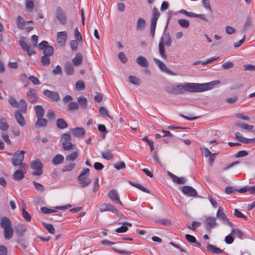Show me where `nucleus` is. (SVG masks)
Here are the masks:
<instances>
[{
  "label": "nucleus",
  "instance_id": "1",
  "mask_svg": "<svg viewBox=\"0 0 255 255\" xmlns=\"http://www.w3.org/2000/svg\"><path fill=\"white\" fill-rule=\"evenodd\" d=\"M219 83L218 80L203 84L186 82L178 84L175 87L168 88L167 91L175 95L183 94L185 91L190 93L202 92L212 89L215 85Z\"/></svg>",
  "mask_w": 255,
  "mask_h": 255
},
{
  "label": "nucleus",
  "instance_id": "2",
  "mask_svg": "<svg viewBox=\"0 0 255 255\" xmlns=\"http://www.w3.org/2000/svg\"><path fill=\"white\" fill-rule=\"evenodd\" d=\"M90 170L88 168H85L82 171L81 173L78 177L79 183L81 187L84 188L88 186L91 182V180L89 178Z\"/></svg>",
  "mask_w": 255,
  "mask_h": 255
},
{
  "label": "nucleus",
  "instance_id": "3",
  "mask_svg": "<svg viewBox=\"0 0 255 255\" xmlns=\"http://www.w3.org/2000/svg\"><path fill=\"white\" fill-rule=\"evenodd\" d=\"M25 152L23 150L16 151L12 158V163L15 166H27L25 163H23Z\"/></svg>",
  "mask_w": 255,
  "mask_h": 255
},
{
  "label": "nucleus",
  "instance_id": "4",
  "mask_svg": "<svg viewBox=\"0 0 255 255\" xmlns=\"http://www.w3.org/2000/svg\"><path fill=\"white\" fill-rule=\"evenodd\" d=\"M159 15L160 13L158 9L155 7H153L152 12V18L150 24V34L152 37H154L155 35L156 23Z\"/></svg>",
  "mask_w": 255,
  "mask_h": 255
},
{
  "label": "nucleus",
  "instance_id": "5",
  "mask_svg": "<svg viewBox=\"0 0 255 255\" xmlns=\"http://www.w3.org/2000/svg\"><path fill=\"white\" fill-rule=\"evenodd\" d=\"M71 141V136L69 133H65L62 135L60 142L62 143V147L64 150L67 151L72 148L73 144Z\"/></svg>",
  "mask_w": 255,
  "mask_h": 255
},
{
  "label": "nucleus",
  "instance_id": "6",
  "mask_svg": "<svg viewBox=\"0 0 255 255\" xmlns=\"http://www.w3.org/2000/svg\"><path fill=\"white\" fill-rule=\"evenodd\" d=\"M153 61L157 65L158 68L160 69L161 71L164 72L166 73H167L171 75L176 76L177 75V73L172 71L171 70L168 69L165 63H164L162 61L156 58H153Z\"/></svg>",
  "mask_w": 255,
  "mask_h": 255
},
{
  "label": "nucleus",
  "instance_id": "7",
  "mask_svg": "<svg viewBox=\"0 0 255 255\" xmlns=\"http://www.w3.org/2000/svg\"><path fill=\"white\" fill-rule=\"evenodd\" d=\"M19 43L22 49L25 51L29 56L35 54V51L31 48L30 45H28L25 41V38L22 36L20 38Z\"/></svg>",
  "mask_w": 255,
  "mask_h": 255
},
{
  "label": "nucleus",
  "instance_id": "8",
  "mask_svg": "<svg viewBox=\"0 0 255 255\" xmlns=\"http://www.w3.org/2000/svg\"><path fill=\"white\" fill-rule=\"evenodd\" d=\"M31 167L34 170L33 174L39 176L43 173V165L40 160H35L31 164Z\"/></svg>",
  "mask_w": 255,
  "mask_h": 255
},
{
  "label": "nucleus",
  "instance_id": "9",
  "mask_svg": "<svg viewBox=\"0 0 255 255\" xmlns=\"http://www.w3.org/2000/svg\"><path fill=\"white\" fill-rule=\"evenodd\" d=\"M55 16L61 24L64 25L66 23L67 16L65 11L60 7H58L56 8Z\"/></svg>",
  "mask_w": 255,
  "mask_h": 255
},
{
  "label": "nucleus",
  "instance_id": "10",
  "mask_svg": "<svg viewBox=\"0 0 255 255\" xmlns=\"http://www.w3.org/2000/svg\"><path fill=\"white\" fill-rule=\"evenodd\" d=\"M27 167V166H23V165L19 167V169L16 170L13 174L14 179L17 181L23 179L26 172Z\"/></svg>",
  "mask_w": 255,
  "mask_h": 255
},
{
  "label": "nucleus",
  "instance_id": "11",
  "mask_svg": "<svg viewBox=\"0 0 255 255\" xmlns=\"http://www.w3.org/2000/svg\"><path fill=\"white\" fill-rule=\"evenodd\" d=\"M108 196L109 198L114 202L119 204L121 206H123L122 202L120 201V196L117 190H111L109 192Z\"/></svg>",
  "mask_w": 255,
  "mask_h": 255
},
{
  "label": "nucleus",
  "instance_id": "12",
  "mask_svg": "<svg viewBox=\"0 0 255 255\" xmlns=\"http://www.w3.org/2000/svg\"><path fill=\"white\" fill-rule=\"evenodd\" d=\"M205 226L207 230H210L217 227V223L216 218L211 216L208 217L205 221Z\"/></svg>",
  "mask_w": 255,
  "mask_h": 255
},
{
  "label": "nucleus",
  "instance_id": "13",
  "mask_svg": "<svg viewBox=\"0 0 255 255\" xmlns=\"http://www.w3.org/2000/svg\"><path fill=\"white\" fill-rule=\"evenodd\" d=\"M43 95L50 99L54 102H58L60 100L59 94L56 92H52L48 90H45L43 92Z\"/></svg>",
  "mask_w": 255,
  "mask_h": 255
},
{
  "label": "nucleus",
  "instance_id": "14",
  "mask_svg": "<svg viewBox=\"0 0 255 255\" xmlns=\"http://www.w3.org/2000/svg\"><path fill=\"white\" fill-rule=\"evenodd\" d=\"M99 210L101 212L110 211L114 214H117L118 212L117 209L113 205L109 203H104L102 204Z\"/></svg>",
  "mask_w": 255,
  "mask_h": 255
},
{
  "label": "nucleus",
  "instance_id": "15",
  "mask_svg": "<svg viewBox=\"0 0 255 255\" xmlns=\"http://www.w3.org/2000/svg\"><path fill=\"white\" fill-rule=\"evenodd\" d=\"M67 39V34L65 31L58 32L57 33V40L59 45L61 46H63Z\"/></svg>",
  "mask_w": 255,
  "mask_h": 255
},
{
  "label": "nucleus",
  "instance_id": "16",
  "mask_svg": "<svg viewBox=\"0 0 255 255\" xmlns=\"http://www.w3.org/2000/svg\"><path fill=\"white\" fill-rule=\"evenodd\" d=\"M182 191L184 194L188 196L196 197L197 196L196 190L191 186H184L182 187Z\"/></svg>",
  "mask_w": 255,
  "mask_h": 255
},
{
  "label": "nucleus",
  "instance_id": "17",
  "mask_svg": "<svg viewBox=\"0 0 255 255\" xmlns=\"http://www.w3.org/2000/svg\"><path fill=\"white\" fill-rule=\"evenodd\" d=\"M26 97L28 101L31 103L36 102L38 99L36 91L34 89H30L28 91L26 94Z\"/></svg>",
  "mask_w": 255,
  "mask_h": 255
},
{
  "label": "nucleus",
  "instance_id": "18",
  "mask_svg": "<svg viewBox=\"0 0 255 255\" xmlns=\"http://www.w3.org/2000/svg\"><path fill=\"white\" fill-rule=\"evenodd\" d=\"M14 118L16 122L18 124L22 127H24L26 125V120L24 119L23 116L22 115L20 111L16 110L14 112Z\"/></svg>",
  "mask_w": 255,
  "mask_h": 255
},
{
  "label": "nucleus",
  "instance_id": "19",
  "mask_svg": "<svg viewBox=\"0 0 255 255\" xmlns=\"http://www.w3.org/2000/svg\"><path fill=\"white\" fill-rule=\"evenodd\" d=\"M235 136H236V139L238 140H239L244 143H250L254 142L255 141V138L252 139V138H246V137H244L243 136V135L239 132H237L235 133Z\"/></svg>",
  "mask_w": 255,
  "mask_h": 255
},
{
  "label": "nucleus",
  "instance_id": "20",
  "mask_svg": "<svg viewBox=\"0 0 255 255\" xmlns=\"http://www.w3.org/2000/svg\"><path fill=\"white\" fill-rule=\"evenodd\" d=\"M167 174L171 177L173 182L176 184H184L186 183V179L183 177H179L169 171H168Z\"/></svg>",
  "mask_w": 255,
  "mask_h": 255
},
{
  "label": "nucleus",
  "instance_id": "21",
  "mask_svg": "<svg viewBox=\"0 0 255 255\" xmlns=\"http://www.w3.org/2000/svg\"><path fill=\"white\" fill-rule=\"evenodd\" d=\"M0 225L3 230L12 227L10 220L6 217H3L1 219Z\"/></svg>",
  "mask_w": 255,
  "mask_h": 255
},
{
  "label": "nucleus",
  "instance_id": "22",
  "mask_svg": "<svg viewBox=\"0 0 255 255\" xmlns=\"http://www.w3.org/2000/svg\"><path fill=\"white\" fill-rule=\"evenodd\" d=\"M136 62L138 65L143 68H147L148 67V62L147 59L142 56H139L136 59Z\"/></svg>",
  "mask_w": 255,
  "mask_h": 255
},
{
  "label": "nucleus",
  "instance_id": "23",
  "mask_svg": "<svg viewBox=\"0 0 255 255\" xmlns=\"http://www.w3.org/2000/svg\"><path fill=\"white\" fill-rule=\"evenodd\" d=\"M164 46L165 45L162 43V38H160L158 45L159 53L162 58L166 60L167 59V55L166 54Z\"/></svg>",
  "mask_w": 255,
  "mask_h": 255
},
{
  "label": "nucleus",
  "instance_id": "24",
  "mask_svg": "<svg viewBox=\"0 0 255 255\" xmlns=\"http://www.w3.org/2000/svg\"><path fill=\"white\" fill-rule=\"evenodd\" d=\"M15 230L18 236L21 237L26 231V226L21 224H18L15 227Z\"/></svg>",
  "mask_w": 255,
  "mask_h": 255
},
{
  "label": "nucleus",
  "instance_id": "25",
  "mask_svg": "<svg viewBox=\"0 0 255 255\" xmlns=\"http://www.w3.org/2000/svg\"><path fill=\"white\" fill-rule=\"evenodd\" d=\"M73 134L76 137H83L85 134V130L82 128H77L71 129Z\"/></svg>",
  "mask_w": 255,
  "mask_h": 255
},
{
  "label": "nucleus",
  "instance_id": "26",
  "mask_svg": "<svg viewBox=\"0 0 255 255\" xmlns=\"http://www.w3.org/2000/svg\"><path fill=\"white\" fill-rule=\"evenodd\" d=\"M146 26V22L144 18L139 17L136 24V29L137 30L142 31Z\"/></svg>",
  "mask_w": 255,
  "mask_h": 255
},
{
  "label": "nucleus",
  "instance_id": "27",
  "mask_svg": "<svg viewBox=\"0 0 255 255\" xmlns=\"http://www.w3.org/2000/svg\"><path fill=\"white\" fill-rule=\"evenodd\" d=\"M17 108L19 109L18 111H20V113H26L27 112V105L25 101L23 99H21L19 102L18 103Z\"/></svg>",
  "mask_w": 255,
  "mask_h": 255
},
{
  "label": "nucleus",
  "instance_id": "28",
  "mask_svg": "<svg viewBox=\"0 0 255 255\" xmlns=\"http://www.w3.org/2000/svg\"><path fill=\"white\" fill-rule=\"evenodd\" d=\"M64 160V156L61 154H58L53 158L52 162L54 165H58L62 163Z\"/></svg>",
  "mask_w": 255,
  "mask_h": 255
},
{
  "label": "nucleus",
  "instance_id": "29",
  "mask_svg": "<svg viewBox=\"0 0 255 255\" xmlns=\"http://www.w3.org/2000/svg\"><path fill=\"white\" fill-rule=\"evenodd\" d=\"M217 217L221 220L223 222L225 221H227L228 218L223 211V209L221 206L219 207L217 212L216 214Z\"/></svg>",
  "mask_w": 255,
  "mask_h": 255
},
{
  "label": "nucleus",
  "instance_id": "30",
  "mask_svg": "<svg viewBox=\"0 0 255 255\" xmlns=\"http://www.w3.org/2000/svg\"><path fill=\"white\" fill-rule=\"evenodd\" d=\"M77 101L79 103L78 105L82 108L83 109H86L87 108V99L82 96L80 97H79L77 98Z\"/></svg>",
  "mask_w": 255,
  "mask_h": 255
},
{
  "label": "nucleus",
  "instance_id": "31",
  "mask_svg": "<svg viewBox=\"0 0 255 255\" xmlns=\"http://www.w3.org/2000/svg\"><path fill=\"white\" fill-rule=\"evenodd\" d=\"M34 110L35 111L36 118H41L43 117L45 113V111L41 106L37 105L35 106Z\"/></svg>",
  "mask_w": 255,
  "mask_h": 255
},
{
  "label": "nucleus",
  "instance_id": "32",
  "mask_svg": "<svg viewBox=\"0 0 255 255\" xmlns=\"http://www.w3.org/2000/svg\"><path fill=\"white\" fill-rule=\"evenodd\" d=\"M207 250L212 253L219 254L223 252V251L216 246L209 244L207 246Z\"/></svg>",
  "mask_w": 255,
  "mask_h": 255
},
{
  "label": "nucleus",
  "instance_id": "33",
  "mask_svg": "<svg viewBox=\"0 0 255 255\" xmlns=\"http://www.w3.org/2000/svg\"><path fill=\"white\" fill-rule=\"evenodd\" d=\"M131 226L132 224L128 222H124L123 223L122 226L116 230V232L117 233H125L127 231L128 229V227H131Z\"/></svg>",
  "mask_w": 255,
  "mask_h": 255
},
{
  "label": "nucleus",
  "instance_id": "34",
  "mask_svg": "<svg viewBox=\"0 0 255 255\" xmlns=\"http://www.w3.org/2000/svg\"><path fill=\"white\" fill-rule=\"evenodd\" d=\"M79 156V152L78 150H75L68 154L66 157V160L68 161H73L76 160Z\"/></svg>",
  "mask_w": 255,
  "mask_h": 255
},
{
  "label": "nucleus",
  "instance_id": "35",
  "mask_svg": "<svg viewBox=\"0 0 255 255\" xmlns=\"http://www.w3.org/2000/svg\"><path fill=\"white\" fill-rule=\"evenodd\" d=\"M13 235V229L12 227L8 229L3 230V236L6 240L10 239Z\"/></svg>",
  "mask_w": 255,
  "mask_h": 255
},
{
  "label": "nucleus",
  "instance_id": "36",
  "mask_svg": "<svg viewBox=\"0 0 255 255\" xmlns=\"http://www.w3.org/2000/svg\"><path fill=\"white\" fill-rule=\"evenodd\" d=\"M83 60V56L81 53H78L75 57L72 59L74 65L78 66L81 65Z\"/></svg>",
  "mask_w": 255,
  "mask_h": 255
},
{
  "label": "nucleus",
  "instance_id": "37",
  "mask_svg": "<svg viewBox=\"0 0 255 255\" xmlns=\"http://www.w3.org/2000/svg\"><path fill=\"white\" fill-rule=\"evenodd\" d=\"M23 202V201H22ZM22 215L23 218L27 222H30L31 219V217L30 215L26 211L25 208L26 205L24 203H22Z\"/></svg>",
  "mask_w": 255,
  "mask_h": 255
},
{
  "label": "nucleus",
  "instance_id": "38",
  "mask_svg": "<svg viewBox=\"0 0 255 255\" xmlns=\"http://www.w3.org/2000/svg\"><path fill=\"white\" fill-rule=\"evenodd\" d=\"M37 122L35 124V126L37 127H46L47 124V120L43 118H37Z\"/></svg>",
  "mask_w": 255,
  "mask_h": 255
},
{
  "label": "nucleus",
  "instance_id": "39",
  "mask_svg": "<svg viewBox=\"0 0 255 255\" xmlns=\"http://www.w3.org/2000/svg\"><path fill=\"white\" fill-rule=\"evenodd\" d=\"M57 127L60 129H63L68 127V125L66 121L63 119H58L56 122Z\"/></svg>",
  "mask_w": 255,
  "mask_h": 255
},
{
  "label": "nucleus",
  "instance_id": "40",
  "mask_svg": "<svg viewBox=\"0 0 255 255\" xmlns=\"http://www.w3.org/2000/svg\"><path fill=\"white\" fill-rule=\"evenodd\" d=\"M9 128V125L5 118H0V129L6 131Z\"/></svg>",
  "mask_w": 255,
  "mask_h": 255
},
{
  "label": "nucleus",
  "instance_id": "41",
  "mask_svg": "<svg viewBox=\"0 0 255 255\" xmlns=\"http://www.w3.org/2000/svg\"><path fill=\"white\" fill-rule=\"evenodd\" d=\"M65 70L67 74L71 75L74 72V67L72 64L66 63L65 65Z\"/></svg>",
  "mask_w": 255,
  "mask_h": 255
},
{
  "label": "nucleus",
  "instance_id": "42",
  "mask_svg": "<svg viewBox=\"0 0 255 255\" xmlns=\"http://www.w3.org/2000/svg\"><path fill=\"white\" fill-rule=\"evenodd\" d=\"M236 126L239 128H243V129H246V130H248L253 129L254 127V126L251 125H249L247 124H241V123H238V124H236Z\"/></svg>",
  "mask_w": 255,
  "mask_h": 255
},
{
  "label": "nucleus",
  "instance_id": "43",
  "mask_svg": "<svg viewBox=\"0 0 255 255\" xmlns=\"http://www.w3.org/2000/svg\"><path fill=\"white\" fill-rule=\"evenodd\" d=\"M75 167V163L74 162H70L69 164L65 165L62 169V171L65 172L66 171H72Z\"/></svg>",
  "mask_w": 255,
  "mask_h": 255
},
{
  "label": "nucleus",
  "instance_id": "44",
  "mask_svg": "<svg viewBox=\"0 0 255 255\" xmlns=\"http://www.w3.org/2000/svg\"><path fill=\"white\" fill-rule=\"evenodd\" d=\"M128 80L130 83L136 85H139L141 83L140 79L134 76H129L128 77Z\"/></svg>",
  "mask_w": 255,
  "mask_h": 255
},
{
  "label": "nucleus",
  "instance_id": "45",
  "mask_svg": "<svg viewBox=\"0 0 255 255\" xmlns=\"http://www.w3.org/2000/svg\"><path fill=\"white\" fill-rule=\"evenodd\" d=\"M161 38H162V43L164 45L170 46L171 45L172 39L169 34L165 36L164 40L163 37H161Z\"/></svg>",
  "mask_w": 255,
  "mask_h": 255
},
{
  "label": "nucleus",
  "instance_id": "46",
  "mask_svg": "<svg viewBox=\"0 0 255 255\" xmlns=\"http://www.w3.org/2000/svg\"><path fill=\"white\" fill-rule=\"evenodd\" d=\"M178 23L183 28H186L189 26V21L186 19H180L178 20Z\"/></svg>",
  "mask_w": 255,
  "mask_h": 255
},
{
  "label": "nucleus",
  "instance_id": "47",
  "mask_svg": "<svg viewBox=\"0 0 255 255\" xmlns=\"http://www.w3.org/2000/svg\"><path fill=\"white\" fill-rule=\"evenodd\" d=\"M231 234H232L235 237H238L240 239H242L244 235L242 232L237 228L233 229L231 231Z\"/></svg>",
  "mask_w": 255,
  "mask_h": 255
},
{
  "label": "nucleus",
  "instance_id": "48",
  "mask_svg": "<svg viewBox=\"0 0 255 255\" xmlns=\"http://www.w3.org/2000/svg\"><path fill=\"white\" fill-rule=\"evenodd\" d=\"M17 26L20 29H22L24 27L25 22L23 18L20 16H18L17 17L16 19Z\"/></svg>",
  "mask_w": 255,
  "mask_h": 255
},
{
  "label": "nucleus",
  "instance_id": "49",
  "mask_svg": "<svg viewBox=\"0 0 255 255\" xmlns=\"http://www.w3.org/2000/svg\"><path fill=\"white\" fill-rule=\"evenodd\" d=\"M57 209H52L45 207H41L40 208L41 212L44 214H50L52 213L56 212H57Z\"/></svg>",
  "mask_w": 255,
  "mask_h": 255
},
{
  "label": "nucleus",
  "instance_id": "50",
  "mask_svg": "<svg viewBox=\"0 0 255 255\" xmlns=\"http://www.w3.org/2000/svg\"><path fill=\"white\" fill-rule=\"evenodd\" d=\"M102 156L105 159L111 160L113 158V155L111 151H107L102 152Z\"/></svg>",
  "mask_w": 255,
  "mask_h": 255
},
{
  "label": "nucleus",
  "instance_id": "51",
  "mask_svg": "<svg viewBox=\"0 0 255 255\" xmlns=\"http://www.w3.org/2000/svg\"><path fill=\"white\" fill-rule=\"evenodd\" d=\"M44 55L48 56H52L53 54V48L51 45H48L47 47L43 50Z\"/></svg>",
  "mask_w": 255,
  "mask_h": 255
},
{
  "label": "nucleus",
  "instance_id": "52",
  "mask_svg": "<svg viewBox=\"0 0 255 255\" xmlns=\"http://www.w3.org/2000/svg\"><path fill=\"white\" fill-rule=\"evenodd\" d=\"M50 56L44 55L41 59V62L42 64L45 66H48L50 63V59L49 58Z\"/></svg>",
  "mask_w": 255,
  "mask_h": 255
},
{
  "label": "nucleus",
  "instance_id": "53",
  "mask_svg": "<svg viewBox=\"0 0 255 255\" xmlns=\"http://www.w3.org/2000/svg\"><path fill=\"white\" fill-rule=\"evenodd\" d=\"M79 105L75 102H71L68 106V110L69 111L77 110L79 108Z\"/></svg>",
  "mask_w": 255,
  "mask_h": 255
},
{
  "label": "nucleus",
  "instance_id": "54",
  "mask_svg": "<svg viewBox=\"0 0 255 255\" xmlns=\"http://www.w3.org/2000/svg\"><path fill=\"white\" fill-rule=\"evenodd\" d=\"M9 104L13 108H18V102L13 97H10L8 99Z\"/></svg>",
  "mask_w": 255,
  "mask_h": 255
},
{
  "label": "nucleus",
  "instance_id": "55",
  "mask_svg": "<svg viewBox=\"0 0 255 255\" xmlns=\"http://www.w3.org/2000/svg\"><path fill=\"white\" fill-rule=\"evenodd\" d=\"M44 226L48 232L51 234H54L55 232V230L52 225L50 224H44Z\"/></svg>",
  "mask_w": 255,
  "mask_h": 255
},
{
  "label": "nucleus",
  "instance_id": "56",
  "mask_svg": "<svg viewBox=\"0 0 255 255\" xmlns=\"http://www.w3.org/2000/svg\"><path fill=\"white\" fill-rule=\"evenodd\" d=\"M187 16L190 17H197L202 19H205L204 15L203 14H198L192 12L188 11Z\"/></svg>",
  "mask_w": 255,
  "mask_h": 255
},
{
  "label": "nucleus",
  "instance_id": "57",
  "mask_svg": "<svg viewBox=\"0 0 255 255\" xmlns=\"http://www.w3.org/2000/svg\"><path fill=\"white\" fill-rule=\"evenodd\" d=\"M78 40H72L70 42V46L73 51H76L78 49Z\"/></svg>",
  "mask_w": 255,
  "mask_h": 255
},
{
  "label": "nucleus",
  "instance_id": "58",
  "mask_svg": "<svg viewBox=\"0 0 255 255\" xmlns=\"http://www.w3.org/2000/svg\"><path fill=\"white\" fill-rule=\"evenodd\" d=\"M99 112L101 115L103 116H108L111 119H112V117L109 115L107 109L104 107H101L99 109Z\"/></svg>",
  "mask_w": 255,
  "mask_h": 255
},
{
  "label": "nucleus",
  "instance_id": "59",
  "mask_svg": "<svg viewBox=\"0 0 255 255\" xmlns=\"http://www.w3.org/2000/svg\"><path fill=\"white\" fill-rule=\"evenodd\" d=\"M34 7V2L32 0H27L26 1V7L31 11Z\"/></svg>",
  "mask_w": 255,
  "mask_h": 255
},
{
  "label": "nucleus",
  "instance_id": "60",
  "mask_svg": "<svg viewBox=\"0 0 255 255\" xmlns=\"http://www.w3.org/2000/svg\"><path fill=\"white\" fill-rule=\"evenodd\" d=\"M252 19L250 17H247L246 19L245 23L244 25V30L248 29L252 25Z\"/></svg>",
  "mask_w": 255,
  "mask_h": 255
},
{
  "label": "nucleus",
  "instance_id": "61",
  "mask_svg": "<svg viewBox=\"0 0 255 255\" xmlns=\"http://www.w3.org/2000/svg\"><path fill=\"white\" fill-rule=\"evenodd\" d=\"M202 4L203 6L207 10H209L210 12L212 11V8L210 4L209 0H202Z\"/></svg>",
  "mask_w": 255,
  "mask_h": 255
},
{
  "label": "nucleus",
  "instance_id": "62",
  "mask_svg": "<svg viewBox=\"0 0 255 255\" xmlns=\"http://www.w3.org/2000/svg\"><path fill=\"white\" fill-rule=\"evenodd\" d=\"M119 58L123 63H125L128 61V58L123 52H120L119 53Z\"/></svg>",
  "mask_w": 255,
  "mask_h": 255
},
{
  "label": "nucleus",
  "instance_id": "63",
  "mask_svg": "<svg viewBox=\"0 0 255 255\" xmlns=\"http://www.w3.org/2000/svg\"><path fill=\"white\" fill-rule=\"evenodd\" d=\"M76 87L77 89L82 90L85 88V84L83 81L79 80L76 83Z\"/></svg>",
  "mask_w": 255,
  "mask_h": 255
},
{
  "label": "nucleus",
  "instance_id": "64",
  "mask_svg": "<svg viewBox=\"0 0 255 255\" xmlns=\"http://www.w3.org/2000/svg\"><path fill=\"white\" fill-rule=\"evenodd\" d=\"M46 116L49 120H53L55 119V113L53 110H49L47 111Z\"/></svg>",
  "mask_w": 255,
  "mask_h": 255
}]
</instances>
